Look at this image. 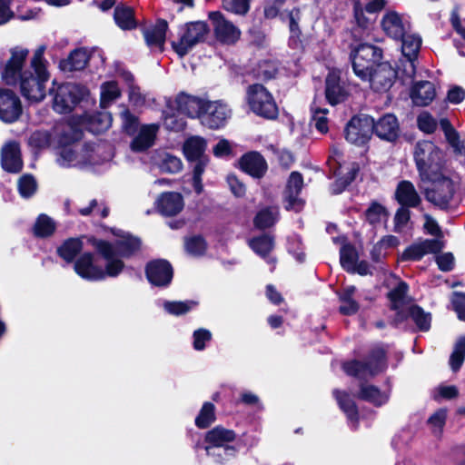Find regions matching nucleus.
Masks as SVG:
<instances>
[{"instance_id": "40", "label": "nucleus", "mask_w": 465, "mask_h": 465, "mask_svg": "<svg viewBox=\"0 0 465 465\" xmlns=\"http://www.w3.org/2000/svg\"><path fill=\"white\" fill-rule=\"evenodd\" d=\"M360 164L353 162L350 170L342 176L337 177L329 187L331 195H339L346 191V189L356 180L360 173Z\"/></svg>"}, {"instance_id": "24", "label": "nucleus", "mask_w": 465, "mask_h": 465, "mask_svg": "<svg viewBox=\"0 0 465 465\" xmlns=\"http://www.w3.org/2000/svg\"><path fill=\"white\" fill-rule=\"evenodd\" d=\"M94 255L91 252L82 253L74 262V269L77 275L87 281H102V268L94 263Z\"/></svg>"}, {"instance_id": "60", "label": "nucleus", "mask_w": 465, "mask_h": 465, "mask_svg": "<svg viewBox=\"0 0 465 465\" xmlns=\"http://www.w3.org/2000/svg\"><path fill=\"white\" fill-rule=\"evenodd\" d=\"M121 92L115 81H108L102 84L101 104L114 101L120 97Z\"/></svg>"}, {"instance_id": "19", "label": "nucleus", "mask_w": 465, "mask_h": 465, "mask_svg": "<svg viewBox=\"0 0 465 465\" xmlns=\"http://www.w3.org/2000/svg\"><path fill=\"white\" fill-rule=\"evenodd\" d=\"M206 99L201 98L196 95L180 92L176 94L173 104L178 114L185 115L191 119H198Z\"/></svg>"}, {"instance_id": "53", "label": "nucleus", "mask_w": 465, "mask_h": 465, "mask_svg": "<svg viewBox=\"0 0 465 465\" xmlns=\"http://www.w3.org/2000/svg\"><path fill=\"white\" fill-rule=\"evenodd\" d=\"M366 221L371 224L376 225L381 223V217H388L389 212L385 206L377 201L370 203L369 207L364 212Z\"/></svg>"}, {"instance_id": "41", "label": "nucleus", "mask_w": 465, "mask_h": 465, "mask_svg": "<svg viewBox=\"0 0 465 465\" xmlns=\"http://www.w3.org/2000/svg\"><path fill=\"white\" fill-rule=\"evenodd\" d=\"M279 208L267 206L257 212L253 218V225L256 229L264 231L275 225L279 220Z\"/></svg>"}, {"instance_id": "37", "label": "nucleus", "mask_w": 465, "mask_h": 465, "mask_svg": "<svg viewBox=\"0 0 465 465\" xmlns=\"http://www.w3.org/2000/svg\"><path fill=\"white\" fill-rule=\"evenodd\" d=\"M84 248V242L81 237H71L64 240L56 249L57 255L66 263H72L76 261L77 256Z\"/></svg>"}, {"instance_id": "32", "label": "nucleus", "mask_w": 465, "mask_h": 465, "mask_svg": "<svg viewBox=\"0 0 465 465\" xmlns=\"http://www.w3.org/2000/svg\"><path fill=\"white\" fill-rule=\"evenodd\" d=\"M114 20L115 25L124 31H131L140 27L135 18L134 9L124 4H118L114 7Z\"/></svg>"}, {"instance_id": "26", "label": "nucleus", "mask_w": 465, "mask_h": 465, "mask_svg": "<svg viewBox=\"0 0 465 465\" xmlns=\"http://www.w3.org/2000/svg\"><path fill=\"white\" fill-rule=\"evenodd\" d=\"M159 125L156 124H143L131 142L133 152L143 153L151 148L155 142Z\"/></svg>"}, {"instance_id": "13", "label": "nucleus", "mask_w": 465, "mask_h": 465, "mask_svg": "<svg viewBox=\"0 0 465 465\" xmlns=\"http://www.w3.org/2000/svg\"><path fill=\"white\" fill-rule=\"evenodd\" d=\"M236 436L233 430L217 425L205 433L204 441L207 445L204 449L209 454L211 448L223 447V452L227 458L234 457L237 450L235 447L228 445V443L233 442L236 440Z\"/></svg>"}, {"instance_id": "34", "label": "nucleus", "mask_w": 465, "mask_h": 465, "mask_svg": "<svg viewBox=\"0 0 465 465\" xmlns=\"http://www.w3.org/2000/svg\"><path fill=\"white\" fill-rule=\"evenodd\" d=\"M357 288L354 285H348L341 292H337V296L341 305L338 312L343 316H352L360 311V303L353 298Z\"/></svg>"}, {"instance_id": "63", "label": "nucleus", "mask_w": 465, "mask_h": 465, "mask_svg": "<svg viewBox=\"0 0 465 465\" xmlns=\"http://www.w3.org/2000/svg\"><path fill=\"white\" fill-rule=\"evenodd\" d=\"M124 122H123V127L125 131V133L133 136L138 132L139 128V119L136 115L132 114L129 109H125L122 113Z\"/></svg>"}, {"instance_id": "20", "label": "nucleus", "mask_w": 465, "mask_h": 465, "mask_svg": "<svg viewBox=\"0 0 465 465\" xmlns=\"http://www.w3.org/2000/svg\"><path fill=\"white\" fill-rule=\"evenodd\" d=\"M1 167L8 173H19L24 168L20 143L9 141L1 149Z\"/></svg>"}, {"instance_id": "56", "label": "nucleus", "mask_w": 465, "mask_h": 465, "mask_svg": "<svg viewBox=\"0 0 465 465\" xmlns=\"http://www.w3.org/2000/svg\"><path fill=\"white\" fill-rule=\"evenodd\" d=\"M252 0H222L223 8L232 14L245 16L251 9Z\"/></svg>"}, {"instance_id": "8", "label": "nucleus", "mask_w": 465, "mask_h": 465, "mask_svg": "<svg viewBox=\"0 0 465 465\" xmlns=\"http://www.w3.org/2000/svg\"><path fill=\"white\" fill-rule=\"evenodd\" d=\"M87 242L106 261L104 269L102 268L103 280L106 276L117 277L124 271V262L115 254L112 242L94 236L88 237Z\"/></svg>"}, {"instance_id": "48", "label": "nucleus", "mask_w": 465, "mask_h": 465, "mask_svg": "<svg viewBox=\"0 0 465 465\" xmlns=\"http://www.w3.org/2000/svg\"><path fill=\"white\" fill-rule=\"evenodd\" d=\"M343 371L351 377L358 380H365L366 374L369 375L368 364L365 361L351 360L342 363Z\"/></svg>"}, {"instance_id": "30", "label": "nucleus", "mask_w": 465, "mask_h": 465, "mask_svg": "<svg viewBox=\"0 0 465 465\" xmlns=\"http://www.w3.org/2000/svg\"><path fill=\"white\" fill-rule=\"evenodd\" d=\"M395 199L401 205L416 208L421 203L413 183L408 180L401 181L395 191Z\"/></svg>"}, {"instance_id": "23", "label": "nucleus", "mask_w": 465, "mask_h": 465, "mask_svg": "<svg viewBox=\"0 0 465 465\" xmlns=\"http://www.w3.org/2000/svg\"><path fill=\"white\" fill-rule=\"evenodd\" d=\"M183 197L177 192H163L155 202L157 212L164 217L177 215L183 211Z\"/></svg>"}, {"instance_id": "18", "label": "nucleus", "mask_w": 465, "mask_h": 465, "mask_svg": "<svg viewBox=\"0 0 465 465\" xmlns=\"http://www.w3.org/2000/svg\"><path fill=\"white\" fill-rule=\"evenodd\" d=\"M238 167L244 173L255 179L262 178L268 170V164L263 155L257 151H249L238 160Z\"/></svg>"}, {"instance_id": "5", "label": "nucleus", "mask_w": 465, "mask_h": 465, "mask_svg": "<svg viewBox=\"0 0 465 465\" xmlns=\"http://www.w3.org/2000/svg\"><path fill=\"white\" fill-rule=\"evenodd\" d=\"M89 94L86 86L75 83L60 84L54 96L53 108L58 114L71 113Z\"/></svg>"}, {"instance_id": "33", "label": "nucleus", "mask_w": 465, "mask_h": 465, "mask_svg": "<svg viewBox=\"0 0 465 465\" xmlns=\"http://www.w3.org/2000/svg\"><path fill=\"white\" fill-rule=\"evenodd\" d=\"M381 25L385 34L395 40L402 38L406 33L402 18L396 11L386 13L381 19Z\"/></svg>"}, {"instance_id": "64", "label": "nucleus", "mask_w": 465, "mask_h": 465, "mask_svg": "<svg viewBox=\"0 0 465 465\" xmlns=\"http://www.w3.org/2000/svg\"><path fill=\"white\" fill-rule=\"evenodd\" d=\"M303 187V176L298 171L290 173L286 183V193H294L300 194Z\"/></svg>"}, {"instance_id": "22", "label": "nucleus", "mask_w": 465, "mask_h": 465, "mask_svg": "<svg viewBox=\"0 0 465 465\" xmlns=\"http://www.w3.org/2000/svg\"><path fill=\"white\" fill-rule=\"evenodd\" d=\"M140 28L147 46L152 49H158L161 53L163 52L166 33L169 28L167 21L163 18H158L153 26L147 27L143 25L140 26Z\"/></svg>"}, {"instance_id": "42", "label": "nucleus", "mask_w": 465, "mask_h": 465, "mask_svg": "<svg viewBox=\"0 0 465 465\" xmlns=\"http://www.w3.org/2000/svg\"><path fill=\"white\" fill-rule=\"evenodd\" d=\"M56 230L55 222L47 214L40 213L34 223L32 233L35 238L45 239L51 237Z\"/></svg>"}, {"instance_id": "4", "label": "nucleus", "mask_w": 465, "mask_h": 465, "mask_svg": "<svg viewBox=\"0 0 465 465\" xmlns=\"http://www.w3.org/2000/svg\"><path fill=\"white\" fill-rule=\"evenodd\" d=\"M182 34L177 41H172L171 46L175 54L183 58L198 44L204 43L210 34V26L205 21L185 23L181 28Z\"/></svg>"}, {"instance_id": "55", "label": "nucleus", "mask_w": 465, "mask_h": 465, "mask_svg": "<svg viewBox=\"0 0 465 465\" xmlns=\"http://www.w3.org/2000/svg\"><path fill=\"white\" fill-rule=\"evenodd\" d=\"M84 137L83 130L77 124H71L68 130H64L58 136V145L72 146Z\"/></svg>"}, {"instance_id": "10", "label": "nucleus", "mask_w": 465, "mask_h": 465, "mask_svg": "<svg viewBox=\"0 0 465 465\" xmlns=\"http://www.w3.org/2000/svg\"><path fill=\"white\" fill-rule=\"evenodd\" d=\"M215 39L222 45H235L241 37V30L221 11H211L208 14Z\"/></svg>"}, {"instance_id": "27", "label": "nucleus", "mask_w": 465, "mask_h": 465, "mask_svg": "<svg viewBox=\"0 0 465 465\" xmlns=\"http://www.w3.org/2000/svg\"><path fill=\"white\" fill-rule=\"evenodd\" d=\"M91 58L85 47L72 50L66 58L61 59L59 68L64 73H73L84 70Z\"/></svg>"}, {"instance_id": "44", "label": "nucleus", "mask_w": 465, "mask_h": 465, "mask_svg": "<svg viewBox=\"0 0 465 465\" xmlns=\"http://www.w3.org/2000/svg\"><path fill=\"white\" fill-rule=\"evenodd\" d=\"M167 110L163 112L164 125L173 132H182L186 127V121L180 117L171 98L166 100Z\"/></svg>"}, {"instance_id": "3", "label": "nucleus", "mask_w": 465, "mask_h": 465, "mask_svg": "<svg viewBox=\"0 0 465 465\" xmlns=\"http://www.w3.org/2000/svg\"><path fill=\"white\" fill-rule=\"evenodd\" d=\"M245 102L249 110L256 116L274 121L279 117V107L272 94L261 83L246 88Z\"/></svg>"}, {"instance_id": "6", "label": "nucleus", "mask_w": 465, "mask_h": 465, "mask_svg": "<svg viewBox=\"0 0 465 465\" xmlns=\"http://www.w3.org/2000/svg\"><path fill=\"white\" fill-rule=\"evenodd\" d=\"M425 181L432 183V187L424 192L426 200L441 209H447L455 193L452 180L440 173Z\"/></svg>"}, {"instance_id": "57", "label": "nucleus", "mask_w": 465, "mask_h": 465, "mask_svg": "<svg viewBox=\"0 0 465 465\" xmlns=\"http://www.w3.org/2000/svg\"><path fill=\"white\" fill-rule=\"evenodd\" d=\"M417 126L424 134H431L436 131L438 123L429 112H422L417 117Z\"/></svg>"}, {"instance_id": "12", "label": "nucleus", "mask_w": 465, "mask_h": 465, "mask_svg": "<svg viewBox=\"0 0 465 465\" xmlns=\"http://www.w3.org/2000/svg\"><path fill=\"white\" fill-rule=\"evenodd\" d=\"M230 113L228 107L220 101L206 100L198 120L203 126L217 130L226 124Z\"/></svg>"}, {"instance_id": "39", "label": "nucleus", "mask_w": 465, "mask_h": 465, "mask_svg": "<svg viewBox=\"0 0 465 465\" xmlns=\"http://www.w3.org/2000/svg\"><path fill=\"white\" fill-rule=\"evenodd\" d=\"M207 143L203 137L192 136L183 145V153L188 162H193L207 155L204 154Z\"/></svg>"}, {"instance_id": "28", "label": "nucleus", "mask_w": 465, "mask_h": 465, "mask_svg": "<svg viewBox=\"0 0 465 465\" xmlns=\"http://www.w3.org/2000/svg\"><path fill=\"white\" fill-rule=\"evenodd\" d=\"M435 96V85L427 80L414 83L410 90V97L417 106H428L434 100Z\"/></svg>"}, {"instance_id": "21", "label": "nucleus", "mask_w": 465, "mask_h": 465, "mask_svg": "<svg viewBox=\"0 0 465 465\" xmlns=\"http://www.w3.org/2000/svg\"><path fill=\"white\" fill-rule=\"evenodd\" d=\"M401 134L398 118L393 114H385L375 121L373 119V134L381 140L395 143Z\"/></svg>"}, {"instance_id": "11", "label": "nucleus", "mask_w": 465, "mask_h": 465, "mask_svg": "<svg viewBox=\"0 0 465 465\" xmlns=\"http://www.w3.org/2000/svg\"><path fill=\"white\" fill-rule=\"evenodd\" d=\"M144 274L148 282L158 288H167L171 285L174 271L172 263L163 258L150 260L144 266Z\"/></svg>"}, {"instance_id": "2", "label": "nucleus", "mask_w": 465, "mask_h": 465, "mask_svg": "<svg viewBox=\"0 0 465 465\" xmlns=\"http://www.w3.org/2000/svg\"><path fill=\"white\" fill-rule=\"evenodd\" d=\"M413 159L421 181L441 173L443 153L431 141H419L414 147Z\"/></svg>"}, {"instance_id": "25", "label": "nucleus", "mask_w": 465, "mask_h": 465, "mask_svg": "<svg viewBox=\"0 0 465 465\" xmlns=\"http://www.w3.org/2000/svg\"><path fill=\"white\" fill-rule=\"evenodd\" d=\"M332 396L336 400L341 411L345 414L348 421L352 424L354 430H357L360 424V412L353 398L346 391L339 389L332 391Z\"/></svg>"}, {"instance_id": "38", "label": "nucleus", "mask_w": 465, "mask_h": 465, "mask_svg": "<svg viewBox=\"0 0 465 465\" xmlns=\"http://www.w3.org/2000/svg\"><path fill=\"white\" fill-rule=\"evenodd\" d=\"M365 361L368 364L370 377H375L384 371L387 368V352L385 349L381 346L372 348L369 351Z\"/></svg>"}, {"instance_id": "29", "label": "nucleus", "mask_w": 465, "mask_h": 465, "mask_svg": "<svg viewBox=\"0 0 465 465\" xmlns=\"http://www.w3.org/2000/svg\"><path fill=\"white\" fill-rule=\"evenodd\" d=\"M354 397L358 400L369 402L377 408L386 404L390 399V395L381 391L379 387L365 382L360 383L359 391Z\"/></svg>"}, {"instance_id": "50", "label": "nucleus", "mask_w": 465, "mask_h": 465, "mask_svg": "<svg viewBox=\"0 0 465 465\" xmlns=\"http://www.w3.org/2000/svg\"><path fill=\"white\" fill-rule=\"evenodd\" d=\"M185 251L193 256H203L205 254L208 243L201 234L186 237L184 239Z\"/></svg>"}, {"instance_id": "47", "label": "nucleus", "mask_w": 465, "mask_h": 465, "mask_svg": "<svg viewBox=\"0 0 465 465\" xmlns=\"http://www.w3.org/2000/svg\"><path fill=\"white\" fill-rule=\"evenodd\" d=\"M198 305V302L193 300L182 301H165L163 309L166 312L174 316H182L189 312Z\"/></svg>"}, {"instance_id": "35", "label": "nucleus", "mask_w": 465, "mask_h": 465, "mask_svg": "<svg viewBox=\"0 0 465 465\" xmlns=\"http://www.w3.org/2000/svg\"><path fill=\"white\" fill-rule=\"evenodd\" d=\"M398 41H401L402 54L411 64V73L410 76L412 78L416 73L414 62L417 60L418 54L421 46V38L419 35H407L405 33L404 36L400 38Z\"/></svg>"}, {"instance_id": "7", "label": "nucleus", "mask_w": 465, "mask_h": 465, "mask_svg": "<svg viewBox=\"0 0 465 465\" xmlns=\"http://www.w3.org/2000/svg\"><path fill=\"white\" fill-rule=\"evenodd\" d=\"M373 134V117L365 114L353 115L344 128L345 139L357 146L367 144Z\"/></svg>"}, {"instance_id": "17", "label": "nucleus", "mask_w": 465, "mask_h": 465, "mask_svg": "<svg viewBox=\"0 0 465 465\" xmlns=\"http://www.w3.org/2000/svg\"><path fill=\"white\" fill-rule=\"evenodd\" d=\"M370 74L366 81L370 82L373 91L384 93L389 91L394 84L398 72L389 62H382L381 60Z\"/></svg>"}, {"instance_id": "45", "label": "nucleus", "mask_w": 465, "mask_h": 465, "mask_svg": "<svg viewBox=\"0 0 465 465\" xmlns=\"http://www.w3.org/2000/svg\"><path fill=\"white\" fill-rule=\"evenodd\" d=\"M409 290V284L404 281H400L397 285L387 293L386 296L391 302L390 309L391 311H398V309L408 302L407 295Z\"/></svg>"}, {"instance_id": "59", "label": "nucleus", "mask_w": 465, "mask_h": 465, "mask_svg": "<svg viewBox=\"0 0 465 465\" xmlns=\"http://www.w3.org/2000/svg\"><path fill=\"white\" fill-rule=\"evenodd\" d=\"M426 255V251H424V246L422 242L412 243L409 245L402 252L401 259L403 262L413 261L418 262L420 261Z\"/></svg>"}, {"instance_id": "31", "label": "nucleus", "mask_w": 465, "mask_h": 465, "mask_svg": "<svg viewBox=\"0 0 465 465\" xmlns=\"http://www.w3.org/2000/svg\"><path fill=\"white\" fill-rule=\"evenodd\" d=\"M249 247L262 259H267L268 263H275L276 259L269 257L275 247L274 236L262 233L249 240Z\"/></svg>"}, {"instance_id": "62", "label": "nucleus", "mask_w": 465, "mask_h": 465, "mask_svg": "<svg viewBox=\"0 0 465 465\" xmlns=\"http://www.w3.org/2000/svg\"><path fill=\"white\" fill-rule=\"evenodd\" d=\"M213 338L212 332L204 328L197 329L193 333V347L195 351H203L206 342L211 341Z\"/></svg>"}, {"instance_id": "15", "label": "nucleus", "mask_w": 465, "mask_h": 465, "mask_svg": "<svg viewBox=\"0 0 465 465\" xmlns=\"http://www.w3.org/2000/svg\"><path fill=\"white\" fill-rule=\"evenodd\" d=\"M23 114V105L15 91L0 88V120L5 124H13L19 120Z\"/></svg>"}, {"instance_id": "9", "label": "nucleus", "mask_w": 465, "mask_h": 465, "mask_svg": "<svg viewBox=\"0 0 465 465\" xmlns=\"http://www.w3.org/2000/svg\"><path fill=\"white\" fill-rule=\"evenodd\" d=\"M25 70L22 77L18 80L20 94L29 101L40 102L45 97V84L50 74L42 75L40 72Z\"/></svg>"}, {"instance_id": "51", "label": "nucleus", "mask_w": 465, "mask_h": 465, "mask_svg": "<svg viewBox=\"0 0 465 465\" xmlns=\"http://www.w3.org/2000/svg\"><path fill=\"white\" fill-rule=\"evenodd\" d=\"M359 260V253L355 246L350 242L343 244L340 249V263L344 271L350 272Z\"/></svg>"}, {"instance_id": "58", "label": "nucleus", "mask_w": 465, "mask_h": 465, "mask_svg": "<svg viewBox=\"0 0 465 465\" xmlns=\"http://www.w3.org/2000/svg\"><path fill=\"white\" fill-rule=\"evenodd\" d=\"M160 169L163 173H177L183 169V163L179 157L165 153L160 163Z\"/></svg>"}, {"instance_id": "54", "label": "nucleus", "mask_w": 465, "mask_h": 465, "mask_svg": "<svg viewBox=\"0 0 465 465\" xmlns=\"http://www.w3.org/2000/svg\"><path fill=\"white\" fill-rule=\"evenodd\" d=\"M353 18L355 24L362 28H372V25L376 21V18L366 13L362 4L360 0L353 2Z\"/></svg>"}, {"instance_id": "14", "label": "nucleus", "mask_w": 465, "mask_h": 465, "mask_svg": "<svg viewBox=\"0 0 465 465\" xmlns=\"http://www.w3.org/2000/svg\"><path fill=\"white\" fill-rule=\"evenodd\" d=\"M10 52L11 56L1 71V77L6 85L16 86L25 71L28 50L13 48Z\"/></svg>"}, {"instance_id": "61", "label": "nucleus", "mask_w": 465, "mask_h": 465, "mask_svg": "<svg viewBox=\"0 0 465 465\" xmlns=\"http://www.w3.org/2000/svg\"><path fill=\"white\" fill-rule=\"evenodd\" d=\"M28 143L36 150L47 148L50 145V134L45 131H35L30 135Z\"/></svg>"}, {"instance_id": "49", "label": "nucleus", "mask_w": 465, "mask_h": 465, "mask_svg": "<svg viewBox=\"0 0 465 465\" xmlns=\"http://www.w3.org/2000/svg\"><path fill=\"white\" fill-rule=\"evenodd\" d=\"M411 318L420 331H428L431 325V314L418 304L411 305Z\"/></svg>"}, {"instance_id": "36", "label": "nucleus", "mask_w": 465, "mask_h": 465, "mask_svg": "<svg viewBox=\"0 0 465 465\" xmlns=\"http://www.w3.org/2000/svg\"><path fill=\"white\" fill-rule=\"evenodd\" d=\"M113 245L118 257L128 259L141 250L142 241L139 237L127 233L121 240H116Z\"/></svg>"}, {"instance_id": "46", "label": "nucleus", "mask_w": 465, "mask_h": 465, "mask_svg": "<svg viewBox=\"0 0 465 465\" xmlns=\"http://www.w3.org/2000/svg\"><path fill=\"white\" fill-rule=\"evenodd\" d=\"M216 420L215 406L210 401L203 402L194 423L198 429L204 430L209 428Z\"/></svg>"}, {"instance_id": "43", "label": "nucleus", "mask_w": 465, "mask_h": 465, "mask_svg": "<svg viewBox=\"0 0 465 465\" xmlns=\"http://www.w3.org/2000/svg\"><path fill=\"white\" fill-rule=\"evenodd\" d=\"M279 74V62L272 59L261 60L253 69L254 78L262 82H269Z\"/></svg>"}, {"instance_id": "16", "label": "nucleus", "mask_w": 465, "mask_h": 465, "mask_svg": "<svg viewBox=\"0 0 465 465\" xmlns=\"http://www.w3.org/2000/svg\"><path fill=\"white\" fill-rule=\"evenodd\" d=\"M325 99L327 103L335 106L345 103L351 95L346 83L341 80L340 72L331 71L325 78Z\"/></svg>"}, {"instance_id": "1", "label": "nucleus", "mask_w": 465, "mask_h": 465, "mask_svg": "<svg viewBox=\"0 0 465 465\" xmlns=\"http://www.w3.org/2000/svg\"><path fill=\"white\" fill-rule=\"evenodd\" d=\"M349 58L353 73L362 81H366L371 72L383 58V50L368 43L349 44Z\"/></svg>"}, {"instance_id": "52", "label": "nucleus", "mask_w": 465, "mask_h": 465, "mask_svg": "<svg viewBox=\"0 0 465 465\" xmlns=\"http://www.w3.org/2000/svg\"><path fill=\"white\" fill-rule=\"evenodd\" d=\"M17 190L21 197L31 198L37 191V182L31 173L23 174L17 182Z\"/></svg>"}]
</instances>
